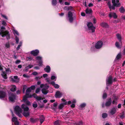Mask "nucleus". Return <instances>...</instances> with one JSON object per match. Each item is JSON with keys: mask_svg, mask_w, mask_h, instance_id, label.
<instances>
[{"mask_svg": "<svg viewBox=\"0 0 125 125\" xmlns=\"http://www.w3.org/2000/svg\"><path fill=\"white\" fill-rule=\"evenodd\" d=\"M87 28L86 30L89 32H94L95 31V27L93 25V23L91 22H89L87 23Z\"/></svg>", "mask_w": 125, "mask_h": 125, "instance_id": "1", "label": "nucleus"}, {"mask_svg": "<svg viewBox=\"0 0 125 125\" xmlns=\"http://www.w3.org/2000/svg\"><path fill=\"white\" fill-rule=\"evenodd\" d=\"M21 106L24 111V112L23 113V115L26 117L28 116L29 115V113L28 111L29 110L28 106L24 104H22Z\"/></svg>", "mask_w": 125, "mask_h": 125, "instance_id": "2", "label": "nucleus"}, {"mask_svg": "<svg viewBox=\"0 0 125 125\" xmlns=\"http://www.w3.org/2000/svg\"><path fill=\"white\" fill-rule=\"evenodd\" d=\"M40 87L41 88H43L42 89V93L44 94H46L48 92V91L47 90L49 87V86L47 84H41L40 85Z\"/></svg>", "mask_w": 125, "mask_h": 125, "instance_id": "3", "label": "nucleus"}, {"mask_svg": "<svg viewBox=\"0 0 125 125\" xmlns=\"http://www.w3.org/2000/svg\"><path fill=\"white\" fill-rule=\"evenodd\" d=\"M14 111L16 115L19 117H21L22 116L21 114L22 112V110L19 106H16L14 108Z\"/></svg>", "mask_w": 125, "mask_h": 125, "instance_id": "4", "label": "nucleus"}, {"mask_svg": "<svg viewBox=\"0 0 125 125\" xmlns=\"http://www.w3.org/2000/svg\"><path fill=\"white\" fill-rule=\"evenodd\" d=\"M5 28L3 26H2L0 30V35H1L2 37L5 36L9 37V34L8 31H4Z\"/></svg>", "mask_w": 125, "mask_h": 125, "instance_id": "5", "label": "nucleus"}, {"mask_svg": "<svg viewBox=\"0 0 125 125\" xmlns=\"http://www.w3.org/2000/svg\"><path fill=\"white\" fill-rule=\"evenodd\" d=\"M31 91V89L29 87L27 89L25 93L26 95L24 96L23 98V100L24 102L26 101L27 98H31L32 97L31 95L29 94Z\"/></svg>", "mask_w": 125, "mask_h": 125, "instance_id": "6", "label": "nucleus"}, {"mask_svg": "<svg viewBox=\"0 0 125 125\" xmlns=\"http://www.w3.org/2000/svg\"><path fill=\"white\" fill-rule=\"evenodd\" d=\"M112 3L113 4V5L112 6H111L110 7H109L110 9H113L114 10L115 9V6L119 7L120 5V3H119V0H112Z\"/></svg>", "mask_w": 125, "mask_h": 125, "instance_id": "7", "label": "nucleus"}, {"mask_svg": "<svg viewBox=\"0 0 125 125\" xmlns=\"http://www.w3.org/2000/svg\"><path fill=\"white\" fill-rule=\"evenodd\" d=\"M73 13L71 11H69L67 15L66 16V19L70 23L73 22Z\"/></svg>", "mask_w": 125, "mask_h": 125, "instance_id": "8", "label": "nucleus"}, {"mask_svg": "<svg viewBox=\"0 0 125 125\" xmlns=\"http://www.w3.org/2000/svg\"><path fill=\"white\" fill-rule=\"evenodd\" d=\"M16 98V96L15 94L10 93L9 94V100L11 102H14Z\"/></svg>", "mask_w": 125, "mask_h": 125, "instance_id": "9", "label": "nucleus"}, {"mask_svg": "<svg viewBox=\"0 0 125 125\" xmlns=\"http://www.w3.org/2000/svg\"><path fill=\"white\" fill-rule=\"evenodd\" d=\"M13 32L15 37V40L16 43L18 44L19 43V38L16 35L18 36H19V33L18 31L15 29L13 30Z\"/></svg>", "mask_w": 125, "mask_h": 125, "instance_id": "10", "label": "nucleus"}, {"mask_svg": "<svg viewBox=\"0 0 125 125\" xmlns=\"http://www.w3.org/2000/svg\"><path fill=\"white\" fill-rule=\"evenodd\" d=\"M36 60L37 61V62L38 63V65L39 66H41L42 65V57L41 56H37L36 58Z\"/></svg>", "mask_w": 125, "mask_h": 125, "instance_id": "11", "label": "nucleus"}, {"mask_svg": "<svg viewBox=\"0 0 125 125\" xmlns=\"http://www.w3.org/2000/svg\"><path fill=\"white\" fill-rule=\"evenodd\" d=\"M106 84L107 86L108 85L111 84L113 83L112 77L110 76L108 77L106 80Z\"/></svg>", "mask_w": 125, "mask_h": 125, "instance_id": "12", "label": "nucleus"}, {"mask_svg": "<svg viewBox=\"0 0 125 125\" xmlns=\"http://www.w3.org/2000/svg\"><path fill=\"white\" fill-rule=\"evenodd\" d=\"M103 44V42L102 41H98L96 43L95 48L96 49H99L102 47Z\"/></svg>", "mask_w": 125, "mask_h": 125, "instance_id": "13", "label": "nucleus"}, {"mask_svg": "<svg viewBox=\"0 0 125 125\" xmlns=\"http://www.w3.org/2000/svg\"><path fill=\"white\" fill-rule=\"evenodd\" d=\"M39 53V51L37 49L33 50L31 52V53L34 56L37 55Z\"/></svg>", "mask_w": 125, "mask_h": 125, "instance_id": "14", "label": "nucleus"}, {"mask_svg": "<svg viewBox=\"0 0 125 125\" xmlns=\"http://www.w3.org/2000/svg\"><path fill=\"white\" fill-rule=\"evenodd\" d=\"M62 95V93L59 91H57L56 93L55 96L56 98H59L61 97Z\"/></svg>", "mask_w": 125, "mask_h": 125, "instance_id": "15", "label": "nucleus"}, {"mask_svg": "<svg viewBox=\"0 0 125 125\" xmlns=\"http://www.w3.org/2000/svg\"><path fill=\"white\" fill-rule=\"evenodd\" d=\"M86 105V104L85 103H83L81 104L79 107V109L80 110H83L84 109Z\"/></svg>", "mask_w": 125, "mask_h": 125, "instance_id": "16", "label": "nucleus"}, {"mask_svg": "<svg viewBox=\"0 0 125 125\" xmlns=\"http://www.w3.org/2000/svg\"><path fill=\"white\" fill-rule=\"evenodd\" d=\"M5 95L6 94L5 92L2 91H0V99H2L5 97Z\"/></svg>", "mask_w": 125, "mask_h": 125, "instance_id": "17", "label": "nucleus"}, {"mask_svg": "<svg viewBox=\"0 0 125 125\" xmlns=\"http://www.w3.org/2000/svg\"><path fill=\"white\" fill-rule=\"evenodd\" d=\"M11 80L14 82H18L19 81V79L18 77L17 76H14L11 78Z\"/></svg>", "mask_w": 125, "mask_h": 125, "instance_id": "18", "label": "nucleus"}, {"mask_svg": "<svg viewBox=\"0 0 125 125\" xmlns=\"http://www.w3.org/2000/svg\"><path fill=\"white\" fill-rule=\"evenodd\" d=\"M51 70V68L49 65H47L46 67L44 68V71L47 73L50 72Z\"/></svg>", "mask_w": 125, "mask_h": 125, "instance_id": "19", "label": "nucleus"}, {"mask_svg": "<svg viewBox=\"0 0 125 125\" xmlns=\"http://www.w3.org/2000/svg\"><path fill=\"white\" fill-rule=\"evenodd\" d=\"M116 109L115 108H113L110 110L109 113L112 115H113L116 112Z\"/></svg>", "mask_w": 125, "mask_h": 125, "instance_id": "20", "label": "nucleus"}, {"mask_svg": "<svg viewBox=\"0 0 125 125\" xmlns=\"http://www.w3.org/2000/svg\"><path fill=\"white\" fill-rule=\"evenodd\" d=\"M50 83L55 88L58 89L60 87V86L59 85L55 83L54 82L52 81Z\"/></svg>", "mask_w": 125, "mask_h": 125, "instance_id": "21", "label": "nucleus"}, {"mask_svg": "<svg viewBox=\"0 0 125 125\" xmlns=\"http://www.w3.org/2000/svg\"><path fill=\"white\" fill-rule=\"evenodd\" d=\"M112 102V99L111 98L109 99L108 101L106 103L105 106H109L111 104Z\"/></svg>", "mask_w": 125, "mask_h": 125, "instance_id": "22", "label": "nucleus"}, {"mask_svg": "<svg viewBox=\"0 0 125 125\" xmlns=\"http://www.w3.org/2000/svg\"><path fill=\"white\" fill-rule=\"evenodd\" d=\"M109 16L110 18L113 17L115 19H116L117 18V16L115 13H110L109 15Z\"/></svg>", "mask_w": 125, "mask_h": 125, "instance_id": "23", "label": "nucleus"}, {"mask_svg": "<svg viewBox=\"0 0 125 125\" xmlns=\"http://www.w3.org/2000/svg\"><path fill=\"white\" fill-rule=\"evenodd\" d=\"M40 122L41 124H42L44 121L45 118L43 115H41L40 116Z\"/></svg>", "mask_w": 125, "mask_h": 125, "instance_id": "24", "label": "nucleus"}, {"mask_svg": "<svg viewBox=\"0 0 125 125\" xmlns=\"http://www.w3.org/2000/svg\"><path fill=\"white\" fill-rule=\"evenodd\" d=\"M11 88L10 89V91L12 92H14L16 91V87L15 85H12L11 86Z\"/></svg>", "mask_w": 125, "mask_h": 125, "instance_id": "25", "label": "nucleus"}, {"mask_svg": "<svg viewBox=\"0 0 125 125\" xmlns=\"http://www.w3.org/2000/svg\"><path fill=\"white\" fill-rule=\"evenodd\" d=\"M101 25L102 27L105 28H108V24L106 23L105 22L102 23Z\"/></svg>", "mask_w": 125, "mask_h": 125, "instance_id": "26", "label": "nucleus"}, {"mask_svg": "<svg viewBox=\"0 0 125 125\" xmlns=\"http://www.w3.org/2000/svg\"><path fill=\"white\" fill-rule=\"evenodd\" d=\"M57 76L56 75H52L51 77V79L52 80H54L56 81L57 79Z\"/></svg>", "mask_w": 125, "mask_h": 125, "instance_id": "27", "label": "nucleus"}, {"mask_svg": "<svg viewBox=\"0 0 125 125\" xmlns=\"http://www.w3.org/2000/svg\"><path fill=\"white\" fill-rule=\"evenodd\" d=\"M119 11L121 13H123L125 11V9L123 7H121L119 9Z\"/></svg>", "mask_w": 125, "mask_h": 125, "instance_id": "28", "label": "nucleus"}, {"mask_svg": "<svg viewBox=\"0 0 125 125\" xmlns=\"http://www.w3.org/2000/svg\"><path fill=\"white\" fill-rule=\"evenodd\" d=\"M1 75L2 77L5 79H7L6 73V72H3L1 74Z\"/></svg>", "mask_w": 125, "mask_h": 125, "instance_id": "29", "label": "nucleus"}, {"mask_svg": "<svg viewBox=\"0 0 125 125\" xmlns=\"http://www.w3.org/2000/svg\"><path fill=\"white\" fill-rule=\"evenodd\" d=\"M92 10L91 9H87L85 10V12L86 14H90L92 13Z\"/></svg>", "mask_w": 125, "mask_h": 125, "instance_id": "30", "label": "nucleus"}, {"mask_svg": "<svg viewBox=\"0 0 125 125\" xmlns=\"http://www.w3.org/2000/svg\"><path fill=\"white\" fill-rule=\"evenodd\" d=\"M116 46L118 49H120L121 48L120 45L119 44L118 42H116L115 43Z\"/></svg>", "mask_w": 125, "mask_h": 125, "instance_id": "31", "label": "nucleus"}, {"mask_svg": "<svg viewBox=\"0 0 125 125\" xmlns=\"http://www.w3.org/2000/svg\"><path fill=\"white\" fill-rule=\"evenodd\" d=\"M116 36L117 37L120 42H121V38L120 35L119 34H117Z\"/></svg>", "mask_w": 125, "mask_h": 125, "instance_id": "32", "label": "nucleus"}, {"mask_svg": "<svg viewBox=\"0 0 125 125\" xmlns=\"http://www.w3.org/2000/svg\"><path fill=\"white\" fill-rule=\"evenodd\" d=\"M57 1L56 0H52V4L53 6H55L57 4Z\"/></svg>", "mask_w": 125, "mask_h": 125, "instance_id": "33", "label": "nucleus"}, {"mask_svg": "<svg viewBox=\"0 0 125 125\" xmlns=\"http://www.w3.org/2000/svg\"><path fill=\"white\" fill-rule=\"evenodd\" d=\"M38 120V118H36L34 119L33 118H31L30 119V121L33 123H34L37 120Z\"/></svg>", "mask_w": 125, "mask_h": 125, "instance_id": "34", "label": "nucleus"}, {"mask_svg": "<svg viewBox=\"0 0 125 125\" xmlns=\"http://www.w3.org/2000/svg\"><path fill=\"white\" fill-rule=\"evenodd\" d=\"M22 44V42H20L19 44L18 45L16 48V49L17 50H19L20 49V47L21 46Z\"/></svg>", "mask_w": 125, "mask_h": 125, "instance_id": "35", "label": "nucleus"}, {"mask_svg": "<svg viewBox=\"0 0 125 125\" xmlns=\"http://www.w3.org/2000/svg\"><path fill=\"white\" fill-rule=\"evenodd\" d=\"M60 121L59 120L56 121L54 122L55 125H60Z\"/></svg>", "mask_w": 125, "mask_h": 125, "instance_id": "36", "label": "nucleus"}, {"mask_svg": "<svg viewBox=\"0 0 125 125\" xmlns=\"http://www.w3.org/2000/svg\"><path fill=\"white\" fill-rule=\"evenodd\" d=\"M107 115H108L107 114L104 113H103L102 114V117L103 118H104L107 117Z\"/></svg>", "mask_w": 125, "mask_h": 125, "instance_id": "37", "label": "nucleus"}, {"mask_svg": "<svg viewBox=\"0 0 125 125\" xmlns=\"http://www.w3.org/2000/svg\"><path fill=\"white\" fill-rule=\"evenodd\" d=\"M64 106V105L62 104H61L58 106V108L59 109H62Z\"/></svg>", "mask_w": 125, "mask_h": 125, "instance_id": "38", "label": "nucleus"}, {"mask_svg": "<svg viewBox=\"0 0 125 125\" xmlns=\"http://www.w3.org/2000/svg\"><path fill=\"white\" fill-rule=\"evenodd\" d=\"M121 53H119L116 57V58L117 59H119L121 57Z\"/></svg>", "mask_w": 125, "mask_h": 125, "instance_id": "39", "label": "nucleus"}, {"mask_svg": "<svg viewBox=\"0 0 125 125\" xmlns=\"http://www.w3.org/2000/svg\"><path fill=\"white\" fill-rule=\"evenodd\" d=\"M12 121L14 122L17 121V118L15 117H13L12 119Z\"/></svg>", "mask_w": 125, "mask_h": 125, "instance_id": "40", "label": "nucleus"}, {"mask_svg": "<svg viewBox=\"0 0 125 125\" xmlns=\"http://www.w3.org/2000/svg\"><path fill=\"white\" fill-rule=\"evenodd\" d=\"M83 122L81 121L77 122L76 123V124L77 125H83Z\"/></svg>", "mask_w": 125, "mask_h": 125, "instance_id": "41", "label": "nucleus"}, {"mask_svg": "<svg viewBox=\"0 0 125 125\" xmlns=\"http://www.w3.org/2000/svg\"><path fill=\"white\" fill-rule=\"evenodd\" d=\"M1 15L2 17L3 18L5 19L8 20V18L7 17L6 15L2 14H1Z\"/></svg>", "mask_w": 125, "mask_h": 125, "instance_id": "42", "label": "nucleus"}, {"mask_svg": "<svg viewBox=\"0 0 125 125\" xmlns=\"http://www.w3.org/2000/svg\"><path fill=\"white\" fill-rule=\"evenodd\" d=\"M36 99L37 100V101H40V100L42 99V98L40 96H37L36 98Z\"/></svg>", "mask_w": 125, "mask_h": 125, "instance_id": "43", "label": "nucleus"}, {"mask_svg": "<svg viewBox=\"0 0 125 125\" xmlns=\"http://www.w3.org/2000/svg\"><path fill=\"white\" fill-rule=\"evenodd\" d=\"M27 88V87L26 85L23 86V92L24 94L25 93V91Z\"/></svg>", "mask_w": 125, "mask_h": 125, "instance_id": "44", "label": "nucleus"}, {"mask_svg": "<svg viewBox=\"0 0 125 125\" xmlns=\"http://www.w3.org/2000/svg\"><path fill=\"white\" fill-rule=\"evenodd\" d=\"M107 97V94L105 93H104L103 95V99H104Z\"/></svg>", "mask_w": 125, "mask_h": 125, "instance_id": "45", "label": "nucleus"}, {"mask_svg": "<svg viewBox=\"0 0 125 125\" xmlns=\"http://www.w3.org/2000/svg\"><path fill=\"white\" fill-rule=\"evenodd\" d=\"M33 66L32 65H29L28 66L26 67V69H30L33 67Z\"/></svg>", "mask_w": 125, "mask_h": 125, "instance_id": "46", "label": "nucleus"}, {"mask_svg": "<svg viewBox=\"0 0 125 125\" xmlns=\"http://www.w3.org/2000/svg\"><path fill=\"white\" fill-rule=\"evenodd\" d=\"M120 117L121 118L123 119L124 117V113H123L122 114H120Z\"/></svg>", "mask_w": 125, "mask_h": 125, "instance_id": "47", "label": "nucleus"}, {"mask_svg": "<svg viewBox=\"0 0 125 125\" xmlns=\"http://www.w3.org/2000/svg\"><path fill=\"white\" fill-rule=\"evenodd\" d=\"M40 88H38L35 91V93H38L40 91Z\"/></svg>", "mask_w": 125, "mask_h": 125, "instance_id": "48", "label": "nucleus"}, {"mask_svg": "<svg viewBox=\"0 0 125 125\" xmlns=\"http://www.w3.org/2000/svg\"><path fill=\"white\" fill-rule=\"evenodd\" d=\"M25 104H25V105H29L30 104V102L29 101H27L25 102Z\"/></svg>", "mask_w": 125, "mask_h": 125, "instance_id": "49", "label": "nucleus"}, {"mask_svg": "<svg viewBox=\"0 0 125 125\" xmlns=\"http://www.w3.org/2000/svg\"><path fill=\"white\" fill-rule=\"evenodd\" d=\"M29 88H30L31 90H34L35 89V86L32 85Z\"/></svg>", "mask_w": 125, "mask_h": 125, "instance_id": "50", "label": "nucleus"}, {"mask_svg": "<svg viewBox=\"0 0 125 125\" xmlns=\"http://www.w3.org/2000/svg\"><path fill=\"white\" fill-rule=\"evenodd\" d=\"M2 24L5 26H6V22L4 21L3 20L2 21Z\"/></svg>", "mask_w": 125, "mask_h": 125, "instance_id": "51", "label": "nucleus"}, {"mask_svg": "<svg viewBox=\"0 0 125 125\" xmlns=\"http://www.w3.org/2000/svg\"><path fill=\"white\" fill-rule=\"evenodd\" d=\"M5 46L7 48H9L10 47V44L9 43H7L5 44Z\"/></svg>", "mask_w": 125, "mask_h": 125, "instance_id": "52", "label": "nucleus"}, {"mask_svg": "<svg viewBox=\"0 0 125 125\" xmlns=\"http://www.w3.org/2000/svg\"><path fill=\"white\" fill-rule=\"evenodd\" d=\"M21 62V61L19 60H17L15 62V63L16 64H18Z\"/></svg>", "mask_w": 125, "mask_h": 125, "instance_id": "53", "label": "nucleus"}, {"mask_svg": "<svg viewBox=\"0 0 125 125\" xmlns=\"http://www.w3.org/2000/svg\"><path fill=\"white\" fill-rule=\"evenodd\" d=\"M32 106L34 108H36L37 107L38 105L37 104H33Z\"/></svg>", "mask_w": 125, "mask_h": 125, "instance_id": "54", "label": "nucleus"}, {"mask_svg": "<svg viewBox=\"0 0 125 125\" xmlns=\"http://www.w3.org/2000/svg\"><path fill=\"white\" fill-rule=\"evenodd\" d=\"M71 8H72V7H65L64 8V9H65L67 10H69Z\"/></svg>", "mask_w": 125, "mask_h": 125, "instance_id": "55", "label": "nucleus"}, {"mask_svg": "<svg viewBox=\"0 0 125 125\" xmlns=\"http://www.w3.org/2000/svg\"><path fill=\"white\" fill-rule=\"evenodd\" d=\"M32 74L34 75H36L38 74V73L37 72H34L32 73Z\"/></svg>", "mask_w": 125, "mask_h": 125, "instance_id": "56", "label": "nucleus"}, {"mask_svg": "<svg viewBox=\"0 0 125 125\" xmlns=\"http://www.w3.org/2000/svg\"><path fill=\"white\" fill-rule=\"evenodd\" d=\"M28 60L29 61H30L32 59V58L31 57H27Z\"/></svg>", "mask_w": 125, "mask_h": 125, "instance_id": "57", "label": "nucleus"}, {"mask_svg": "<svg viewBox=\"0 0 125 125\" xmlns=\"http://www.w3.org/2000/svg\"><path fill=\"white\" fill-rule=\"evenodd\" d=\"M72 103L75 104L76 103V100L75 99H73L71 101Z\"/></svg>", "mask_w": 125, "mask_h": 125, "instance_id": "58", "label": "nucleus"}, {"mask_svg": "<svg viewBox=\"0 0 125 125\" xmlns=\"http://www.w3.org/2000/svg\"><path fill=\"white\" fill-rule=\"evenodd\" d=\"M15 125H19V122L17 121L14 122Z\"/></svg>", "mask_w": 125, "mask_h": 125, "instance_id": "59", "label": "nucleus"}, {"mask_svg": "<svg viewBox=\"0 0 125 125\" xmlns=\"http://www.w3.org/2000/svg\"><path fill=\"white\" fill-rule=\"evenodd\" d=\"M91 50L92 51H95V49L94 46L92 47L91 48Z\"/></svg>", "mask_w": 125, "mask_h": 125, "instance_id": "60", "label": "nucleus"}, {"mask_svg": "<svg viewBox=\"0 0 125 125\" xmlns=\"http://www.w3.org/2000/svg\"><path fill=\"white\" fill-rule=\"evenodd\" d=\"M48 76V74H47L45 73L43 75V77L44 78H45Z\"/></svg>", "mask_w": 125, "mask_h": 125, "instance_id": "61", "label": "nucleus"}, {"mask_svg": "<svg viewBox=\"0 0 125 125\" xmlns=\"http://www.w3.org/2000/svg\"><path fill=\"white\" fill-rule=\"evenodd\" d=\"M108 5V6L109 7H110V6H111V2L110 1H108V2L107 3Z\"/></svg>", "mask_w": 125, "mask_h": 125, "instance_id": "62", "label": "nucleus"}, {"mask_svg": "<svg viewBox=\"0 0 125 125\" xmlns=\"http://www.w3.org/2000/svg\"><path fill=\"white\" fill-rule=\"evenodd\" d=\"M71 107L72 108H74L75 107V104L72 103L71 105Z\"/></svg>", "mask_w": 125, "mask_h": 125, "instance_id": "63", "label": "nucleus"}, {"mask_svg": "<svg viewBox=\"0 0 125 125\" xmlns=\"http://www.w3.org/2000/svg\"><path fill=\"white\" fill-rule=\"evenodd\" d=\"M57 104L56 103H54L53 104V106L54 107L56 106L57 105Z\"/></svg>", "mask_w": 125, "mask_h": 125, "instance_id": "64", "label": "nucleus"}]
</instances>
